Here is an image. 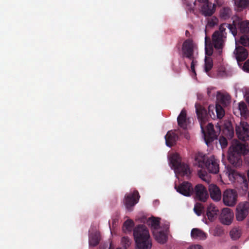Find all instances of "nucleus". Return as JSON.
Returning <instances> with one entry per match:
<instances>
[{
  "mask_svg": "<svg viewBox=\"0 0 249 249\" xmlns=\"http://www.w3.org/2000/svg\"><path fill=\"white\" fill-rule=\"evenodd\" d=\"M241 235V230L239 227H235L230 231L231 238L233 240L238 239Z\"/></svg>",
  "mask_w": 249,
  "mask_h": 249,
  "instance_id": "2f4dec72",
  "label": "nucleus"
},
{
  "mask_svg": "<svg viewBox=\"0 0 249 249\" xmlns=\"http://www.w3.org/2000/svg\"><path fill=\"white\" fill-rule=\"evenodd\" d=\"M233 54L238 63V65L240 66L239 62L242 61L247 58L248 52L243 47L236 46Z\"/></svg>",
  "mask_w": 249,
  "mask_h": 249,
  "instance_id": "6ab92c4d",
  "label": "nucleus"
},
{
  "mask_svg": "<svg viewBox=\"0 0 249 249\" xmlns=\"http://www.w3.org/2000/svg\"><path fill=\"white\" fill-rule=\"evenodd\" d=\"M178 138V136L174 132L172 131L168 132L165 136L166 145L169 147L174 145L176 143Z\"/></svg>",
  "mask_w": 249,
  "mask_h": 249,
  "instance_id": "a878e982",
  "label": "nucleus"
},
{
  "mask_svg": "<svg viewBox=\"0 0 249 249\" xmlns=\"http://www.w3.org/2000/svg\"><path fill=\"white\" fill-rule=\"evenodd\" d=\"M240 42L244 46H249V35H244L241 36Z\"/></svg>",
  "mask_w": 249,
  "mask_h": 249,
  "instance_id": "58836bf2",
  "label": "nucleus"
},
{
  "mask_svg": "<svg viewBox=\"0 0 249 249\" xmlns=\"http://www.w3.org/2000/svg\"><path fill=\"white\" fill-rule=\"evenodd\" d=\"M249 152V147L245 143L234 140L229 147L228 160L235 166H239L242 163V156Z\"/></svg>",
  "mask_w": 249,
  "mask_h": 249,
  "instance_id": "f03ea898",
  "label": "nucleus"
},
{
  "mask_svg": "<svg viewBox=\"0 0 249 249\" xmlns=\"http://www.w3.org/2000/svg\"><path fill=\"white\" fill-rule=\"evenodd\" d=\"M209 114L213 119L216 118L221 119L225 115V111L223 107L219 105H210L208 108Z\"/></svg>",
  "mask_w": 249,
  "mask_h": 249,
  "instance_id": "2eb2a0df",
  "label": "nucleus"
},
{
  "mask_svg": "<svg viewBox=\"0 0 249 249\" xmlns=\"http://www.w3.org/2000/svg\"><path fill=\"white\" fill-rule=\"evenodd\" d=\"M235 131L239 139L244 141L249 140V124L247 122L241 121L237 124Z\"/></svg>",
  "mask_w": 249,
  "mask_h": 249,
  "instance_id": "1a4fd4ad",
  "label": "nucleus"
},
{
  "mask_svg": "<svg viewBox=\"0 0 249 249\" xmlns=\"http://www.w3.org/2000/svg\"><path fill=\"white\" fill-rule=\"evenodd\" d=\"M234 9L237 11H242L249 6V0H233Z\"/></svg>",
  "mask_w": 249,
  "mask_h": 249,
  "instance_id": "cd10ccee",
  "label": "nucleus"
},
{
  "mask_svg": "<svg viewBox=\"0 0 249 249\" xmlns=\"http://www.w3.org/2000/svg\"><path fill=\"white\" fill-rule=\"evenodd\" d=\"M232 19L233 25L235 29L238 27L241 32L249 33V20L243 21L240 18L237 16L234 17Z\"/></svg>",
  "mask_w": 249,
  "mask_h": 249,
  "instance_id": "dca6fc26",
  "label": "nucleus"
},
{
  "mask_svg": "<svg viewBox=\"0 0 249 249\" xmlns=\"http://www.w3.org/2000/svg\"><path fill=\"white\" fill-rule=\"evenodd\" d=\"M140 196L138 191L127 194L124 198V203L128 210H131V208L138 203Z\"/></svg>",
  "mask_w": 249,
  "mask_h": 249,
  "instance_id": "ddd939ff",
  "label": "nucleus"
},
{
  "mask_svg": "<svg viewBox=\"0 0 249 249\" xmlns=\"http://www.w3.org/2000/svg\"><path fill=\"white\" fill-rule=\"evenodd\" d=\"M178 125L182 128H187L189 123V120L186 118V113L184 110H182L178 117Z\"/></svg>",
  "mask_w": 249,
  "mask_h": 249,
  "instance_id": "c85d7f7f",
  "label": "nucleus"
},
{
  "mask_svg": "<svg viewBox=\"0 0 249 249\" xmlns=\"http://www.w3.org/2000/svg\"><path fill=\"white\" fill-rule=\"evenodd\" d=\"M215 4H212L209 2L204 3L201 8L202 12L206 16H211L215 10Z\"/></svg>",
  "mask_w": 249,
  "mask_h": 249,
  "instance_id": "bb28decb",
  "label": "nucleus"
},
{
  "mask_svg": "<svg viewBox=\"0 0 249 249\" xmlns=\"http://www.w3.org/2000/svg\"><path fill=\"white\" fill-rule=\"evenodd\" d=\"M100 240V235L97 231L91 232L89 236V244L90 246H95Z\"/></svg>",
  "mask_w": 249,
  "mask_h": 249,
  "instance_id": "c756f323",
  "label": "nucleus"
},
{
  "mask_svg": "<svg viewBox=\"0 0 249 249\" xmlns=\"http://www.w3.org/2000/svg\"><path fill=\"white\" fill-rule=\"evenodd\" d=\"M122 242L125 247L129 246L130 245V240L127 237H124L122 238Z\"/></svg>",
  "mask_w": 249,
  "mask_h": 249,
  "instance_id": "79ce46f5",
  "label": "nucleus"
},
{
  "mask_svg": "<svg viewBox=\"0 0 249 249\" xmlns=\"http://www.w3.org/2000/svg\"><path fill=\"white\" fill-rule=\"evenodd\" d=\"M203 210V207L200 203H196L194 208L195 213L198 216L201 215Z\"/></svg>",
  "mask_w": 249,
  "mask_h": 249,
  "instance_id": "e433bc0d",
  "label": "nucleus"
},
{
  "mask_svg": "<svg viewBox=\"0 0 249 249\" xmlns=\"http://www.w3.org/2000/svg\"><path fill=\"white\" fill-rule=\"evenodd\" d=\"M218 23V19L216 17H212L208 20L207 27H213Z\"/></svg>",
  "mask_w": 249,
  "mask_h": 249,
  "instance_id": "4c0bfd02",
  "label": "nucleus"
},
{
  "mask_svg": "<svg viewBox=\"0 0 249 249\" xmlns=\"http://www.w3.org/2000/svg\"><path fill=\"white\" fill-rule=\"evenodd\" d=\"M197 63V61L194 59L192 60V63H191V69L192 71L194 73V75H196L195 70V66L196 65Z\"/></svg>",
  "mask_w": 249,
  "mask_h": 249,
  "instance_id": "c03bdc74",
  "label": "nucleus"
},
{
  "mask_svg": "<svg viewBox=\"0 0 249 249\" xmlns=\"http://www.w3.org/2000/svg\"><path fill=\"white\" fill-rule=\"evenodd\" d=\"M184 137L186 139H190V135H189V134L187 132H185V133H184Z\"/></svg>",
  "mask_w": 249,
  "mask_h": 249,
  "instance_id": "49530a36",
  "label": "nucleus"
},
{
  "mask_svg": "<svg viewBox=\"0 0 249 249\" xmlns=\"http://www.w3.org/2000/svg\"><path fill=\"white\" fill-rule=\"evenodd\" d=\"M133 226L134 222L131 219H128L124 224L123 230L125 232L130 231Z\"/></svg>",
  "mask_w": 249,
  "mask_h": 249,
  "instance_id": "473e14b6",
  "label": "nucleus"
},
{
  "mask_svg": "<svg viewBox=\"0 0 249 249\" xmlns=\"http://www.w3.org/2000/svg\"><path fill=\"white\" fill-rule=\"evenodd\" d=\"M233 111L236 115H241L244 118H247L249 116V110L246 104L244 102L239 103L237 107L234 109Z\"/></svg>",
  "mask_w": 249,
  "mask_h": 249,
  "instance_id": "412c9836",
  "label": "nucleus"
},
{
  "mask_svg": "<svg viewBox=\"0 0 249 249\" xmlns=\"http://www.w3.org/2000/svg\"><path fill=\"white\" fill-rule=\"evenodd\" d=\"M249 205L247 202L239 203L236 208L235 217L238 221H242L245 219L249 213Z\"/></svg>",
  "mask_w": 249,
  "mask_h": 249,
  "instance_id": "9b49d317",
  "label": "nucleus"
},
{
  "mask_svg": "<svg viewBox=\"0 0 249 249\" xmlns=\"http://www.w3.org/2000/svg\"><path fill=\"white\" fill-rule=\"evenodd\" d=\"M219 142L222 148H225L227 145V141L226 139L224 137H220L219 138Z\"/></svg>",
  "mask_w": 249,
  "mask_h": 249,
  "instance_id": "ea45409f",
  "label": "nucleus"
},
{
  "mask_svg": "<svg viewBox=\"0 0 249 249\" xmlns=\"http://www.w3.org/2000/svg\"><path fill=\"white\" fill-rule=\"evenodd\" d=\"M231 15V10L228 7L223 8L220 12V17L226 19L230 18Z\"/></svg>",
  "mask_w": 249,
  "mask_h": 249,
  "instance_id": "72a5a7b5",
  "label": "nucleus"
},
{
  "mask_svg": "<svg viewBox=\"0 0 249 249\" xmlns=\"http://www.w3.org/2000/svg\"><path fill=\"white\" fill-rule=\"evenodd\" d=\"M177 191L186 196H190L193 192V188L191 184L188 182L181 183L178 187L175 186Z\"/></svg>",
  "mask_w": 249,
  "mask_h": 249,
  "instance_id": "f3484780",
  "label": "nucleus"
},
{
  "mask_svg": "<svg viewBox=\"0 0 249 249\" xmlns=\"http://www.w3.org/2000/svg\"><path fill=\"white\" fill-rule=\"evenodd\" d=\"M169 165L177 177L179 176L188 177L191 174V171L188 166L181 163L179 155L177 153H173L168 156Z\"/></svg>",
  "mask_w": 249,
  "mask_h": 249,
  "instance_id": "39448f33",
  "label": "nucleus"
},
{
  "mask_svg": "<svg viewBox=\"0 0 249 249\" xmlns=\"http://www.w3.org/2000/svg\"><path fill=\"white\" fill-rule=\"evenodd\" d=\"M231 249H237L236 247H232L231 248Z\"/></svg>",
  "mask_w": 249,
  "mask_h": 249,
  "instance_id": "09e8293b",
  "label": "nucleus"
},
{
  "mask_svg": "<svg viewBox=\"0 0 249 249\" xmlns=\"http://www.w3.org/2000/svg\"><path fill=\"white\" fill-rule=\"evenodd\" d=\"M233 217L234 213L231 209L228 208L222 209L220 216V219L222 223L227 225H230L232 223Z\"/></svg>",
  "mask_w": 249,
  "mask_h": 249,
  "instance_id": "4468645a",
  "label": "nucleus"
},
{
  "mask_svg": "<svg viewBox=\"0 0 249 249\" xmlns=\"http://www.w3.org/2000/svg\"><path fill=\"white\" fill-rule=\"evenodd\" d=\"M215 127L217 129L218 131H220V128L219 125H216Z\"/></svg>",
  "mask_w": 249,
  "mask_h": 249,
  "instance_id": "de8ad7c7",
  "label": "nucleus"
},
{
  "mask_svg": "<svg viewBox=\"0 0 249 249\" xmlns=\"http://www.w3.org/2000/svg\"><path fill=\"white\" fill-rule=\"evenodd\" d=\"M208 94H210V91L209 90L208 91Z\"/></svg>",
  "mask_w": 249,
  "mask_h": 249,
  "instance_id": "3c124183",
  "label": "nucleus"
},
{
  "mask_svg": "<svg viewBox=\"0 0 249 249\" xmlns=\"http://www.w3.org/2000/svg\"><path fill=\"white\" fill-rule=\"evenodd\" d=\"M219 213L218 208L214 204H210L207 209V216L209 220L213 221L215 219Z\"/></svg>",
  "mask_w": 249,
  "mask_h": 249,
  "instance_id": "393cba45",
  "label": "nucleus"
},
{
  "mask_svg": "<svg viewBox=\"0 0 249 249\" xmlns=\"http://www.w3.org/2000/svg\"><path fill=\"white\" fill-rule=\"evenodd\" d=\"M199 2L202 3H207L209 0H197Z\"/></svg>",
  "mask_w": 249,
  "mask_h": 249,
  "instance_id": "a18cd8bd",
  "label": "nucleus"
},
{
  "mask_svg": "<svg viewBox=\"0 0 249 249\" xmlns=\"http://www.w3.org/2000/svg\"><path fill=\"white\" fill-rule=\"evenodd\" d=\"M224 133L229 137H231L233 134V129L230 123H228L224 130Z\"/></svg>",
  "mask_w": 249,
  "mask_h": 249,
  "instance_id": "f704fd0d",
  "label": "nucleus"
},
{
  "mask_svg": "<svg viewBox=\"0 0 249 249\" xmlns=\"http://www.w3.org/2000/svg\"><path fill=\"white\" fill-rule=\"evenodd\" d=\"M191 237L195 240H205L207 238V234L199 228H193L191 231Z\"/></svg>",
  "mask_w": 249,
  "mask_h": 249,
  "instance_id": "5701e85b",
  "label": "nucleus"
},
{
  "mask_svg": "<svg viewBox=\"0 0 249 249\" xmlns=\"http://www.w3.org/2000/svg\"><path fill=\"white\" fill-rule=\"evenodd\" d=\"M195 193L197 198L201 201H205L209 196L206 189L201 184L196 186Z\"/></svg>",
  "mask_w": 249,
  "mask_h": 249,
  "instance_id": "a211bd4d",
  "label": "nucleus"
},
{
  "mask_svg": "<svg viewBox=\"0 0 249 249\" xmlns=\"http://www.w3.org/2000/svg\"><path fill=\"white\" fill-rule=\"evenodd\" d=\"M195 164L199 167H206L209 172L216 174L219 171V164L213 156L208 158L201 153H198L195 157Z\"/></svg>",
  "mask_w": 249,
  "mask_h": 249,
  "instance_id": "423d86ee",
  "label": "nucleus"
},
{
  "mask_svg": "<svg viewBox=\"0 0 249 249\" xmlns=\"http://www.w3.org/2000/svg\"><path fill=\"white\" fill-rule=\"evenodd\" d=\"M205 53L206 56L205 58L204 70L205 72L208 73L213 67V62L212 58L210 57L213 53V48L210 44H208V38L205 37Z\"/></svg>",
  "mask_w": 249,
  "mask_h": 249,
  "instance_id": "9d476101",
  "label": "nucleus"
},
{
  "mask_svg": "<svg viewBox=\"0 0 249 249\" xmlns=\"http://www.w3.org/2000/svg\"><path fill=\"white\" fill-rule=\"evenodd\" d=\"M195 107L201 131L204 134L205 143L208 145L210 142L217 138V132L214 130L212 124L209 123L207 125L206 124L208 120L206 110L202 106L196 104Z\"/></svg>",
  "mask_w": 249,
  "mask_h": 249,
  "instance_id": "f257e3e1",
  "label": "nucleus"
},
{
  "mask_svg": "<svg viewBox=\"0 0 249 249\" xmlns=\"http://www.w3.org/2000/svg\"><path fill=\"white\" fill-rule=\"evenodd\" d=\"M198 174L201 179L207 182H209L210 176L205 171L200 170L198 172Z\"/></svg>",
  "mask_w": 249,
  "mask_h": 249,
  "instance_id": "c9c22d12",
  "label": "nucleus"
},
{
  "mask_svg": "<svg viewBox=\"0 0 249 249\" xmlns=\"http://www.w3.org/2000/svg\"><path fill=\"white\" fill-rule=\"evenodd\" d=\"M117 249H126L125 248H118Z\"/></svg>",
  "mask_w": 249,
  "mask_h": 249,
  "instance_id": "8fccbe9b",
  "label": "nucleus"
},
{
  "mask_svg": "<svg viewBox=\"0 0 249 249\" xmlns=\"http://www.w3.org/2000/svg\"><path fill=\"white\" fill-rule=\"evenodd\" d=\"M160 218L154 216H151L147 219L146 224L150 227L153 233L154 231H158L160 229Z\"/></svg>",
  "mask_w": 249,
  "mask_h": 249,
  "instance_id": "b1692460",
  "label": "nucleus"
},
{
  "mask_svg": "<svg viewBox=\"0 0 249 249\" xmlns=\"http://www.w3.org/2000/svg\"><path fill=\"white\" fill-rule=\"evenodd\" d=\"M133 236L136 249H151L152 239L147 228L144 225H140L135 228Z\"/></svg>",
  "mask_w": 249,
  "mask_h": 249,
  "instance_id": "7ed1b4c3",
  "label": "nucleus"
},
{
  "mask_svg": "<svg viewBox=\"0 0 249 249\" xmlns=\"http://www.w3.org/2000/svg\"><path fill=\"white\" fill-rule=\"evenodd\" d=\"M242 69L246 72H249V59L245 62Z\"/></svg>",
  "mask_w": 249,
  "mask_h": 249,
  "instance_id": "37998d69",
  "label": "nucleus"
},
{
  "mask_svg": "<svg viewBox=\"0 0 249 249\" xmlns=\"http://www.w3.org/2000/svg\"><path fill=\"white\" fill-rule=\"evenodd\" d=\"M209 190L211 198L215 201H218L221 198V193L219 187L214 184H211L209 186Z\"/></svg>",
  "mask_w": 249,
  "mask_h": 249,
  "instance_id": "4be33fe9",
  "label": "nucleus"
},
{
  "mask_svg": "<svg viewBox=\"0 0 249 249\" xmlns=\"http://www.w3.org/2000/svg\"><path fill=\"white\" fill-rule=\"evenodd\" d=\"M196 49V44L190 39L186 40L182 44V51L184 56L190 59L193 58V53Z\"/></svg>",
  "mask_w": 249,
  "mask_h": 249,
  "instance_id": "f8f14e48",
  "label": "nucleus"
},
{
  "mask_svg": "<svg viewBox=\"0 0 249 249\" xmlns=\"http://www.w3.org/2000/svg\"><path fill=\"white\" fill-rule=\"evenodd\" d=\"M237 192L234 189H227L223 193V202L226 206H234L237 203Z\"/></svg>",
  "mask_w": 249,
  "mask_h": 249,
  "instance_id": "6e6552de",
  "label": "nucleus"
},
{
  "mask_svg": "<svg viewBox=\"0 0 249 249\" xmlns=\"http://www.w3.org/2000/svg\"><path fill=\"white\" fill-rule=\"evenodd\" d=\"M186 249H204V248L199 244H192L189 246Z\"/></svg>",
  "mask_w": 249,
  "mask_h": 249,
  "instance_id": "a19ab883",
  "label": "nucleus"
},
{
  "mask_svg": "<svg viewBox=\"0 0 249 249\" xmlns=\"http://www.w3.org/2000/svg\"><path fill=\"white\" fill-rule=\"evenodd\" d=\"M228 28L233 36H235L237 33L236 29L232 25L229 24H222L219 27V31L215 32L213 36V42L215 48L219 50L220 52V50L222 48L224 44V38L226 36L224 33V31Z\"/></svg>",
  "mask_w": 249,
  "mask_h": 249,
  "instance_id": "0eeeda50",
  "label": "nucleus"
},
{
  "mask_svg": "<svg viewBox=\"0 0 249 249\" xmlns=\"http://www.w3.org/2000/svg\"><path fill=\"white\" fill-rule=\"evenodd\" d=\"M153 236L159 243L160 244H165L168 240V232L167 231L160 229L159 231H155L153 233Z\"/></svg>",
  "mask_w": 249,
  "mask_h": 249,
  "instance_id": "aec40b11",
  "label": "nucleus"
},
{
  "mask_svg": "<svg viewBox=\"0 0 249 249\" xmlns=\"http://www.w3.org/2000/svg\"><path fill=\"white\" fill-rule=\"evenodd\" d=\"M223 176L227 177L231 183L237 182L239 184V186L237 187L242 195L246 194L248 189V183L244 175L227 166L225 168Z\"/></svg>",
  "mask_w": 249,
  "mask_h": 249,
  "instance_id": "20e7f679",
  "label": "nucleus"
},
{
  "mask_svg": "<svg viewBox=\"0 0 249 249\" xmlns=\"http://www.w3.org/2000/svg\"><path fill=\"white\" fill-rule=\"evenodd\" d=\"M217 98L219 102L224 106H228L231 102V97L227 93H218Z\"/></svg>",
  "mask_w": 249,
  "mask_h": 249,
  "instance_id": "7c9ffc66",
  "label": "nucleus"
}]
</instances>
